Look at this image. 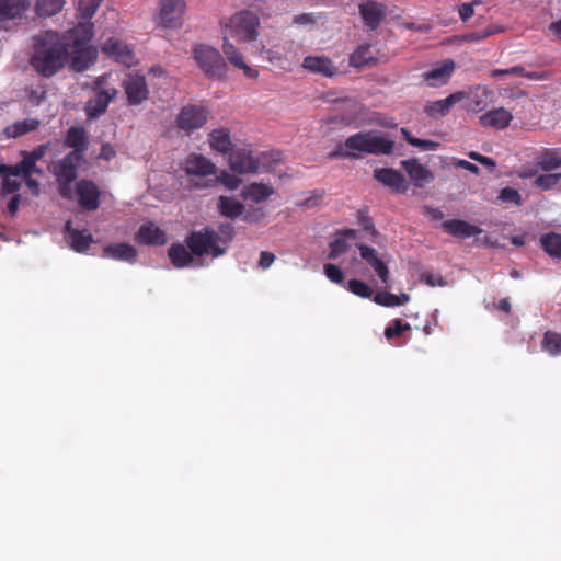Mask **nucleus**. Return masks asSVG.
I'll return each mask as SVG.
<instances>
[{
    "label": "nucleus",
    "instance_id": "c85d7f7f",
    "mask_svg": "<svg viewBox=\"0 0 561 561\" xmlns=\"http://www.w3.org/2000/svg\"><path fill=\"white\" fill-rule=\"evenodd\" d=\"M41 121L37 118L28 117L22 121H16L10 125H8L3 129V135L8 139H15L22 137L26 134L35 131L39 128Z\"/></svg>",
    "mask_w": 561,
    "mask_h": 561
},
{
    "label": "nucleus",
    "instance_id": "052dcab7",
    "mask_svg": "<svg viewBox=\"0 0 561 561\" xmlns=\"http://www.w3.org/2000/svg\"><path fill=\"white\" fill-rule=\"evenodd\" d=\"M0 173L11 176H22L24 179V171L22 170L20 162L14 165H1Z\"/></svg>",
    "mask_w": 561,
    "mask_h": 561
},
{
    "label": "nucleus",
    "instance_id": "6e6d98bb",
    "mask_svg": "<svg viewBox=\"0 0 561 561\" xmlns=\"http://www.w3.org/2000/svg\"><path fill=\"white\" fill-rule=\"evenodd\" d=\"M481 4L480 0H473L472 2L461 3L458 7V13L461 21L467 22L474 14L473 7Z\"/></svg>",
    "mask_w": 561,
    "mask_h": 561
},
{
    "label": "nucleus",
    "instance_id": "f3484780",
    "mask_svg": "<svg viewBox=\"0 0 561 561\" xmlns=\"http://www.w3.org/2000/svg\"><path fill=\"white\" fill-rule=\"evenodd\" d=\"M77 47L72 51L70 57V67L75 71H84L91 65L95 62L96 50L92 46L81 44L80 41H76Z\"/></svg>",
    "mask_w": 561,
    "mask_h": 561
},
{
    "label": "nucleus",
    "instance_id": "f704fd0d",
    "mask_svg": "<svg viewBox=\"0 0 561 561\" xmlns=\"http://www.w3.org/2000/svg\"><path fill=\"white\" fill-rule=\"evenodd\" d=\"M168 255L171 263L178 268L186 267L193 262V253L181 243L172 244L169 248Z\"/></svg>",
    "mask_w": 561,
    "mask_h": 561
},
{
    "label": "nucleus",
    "instance_id": "0eeeda50",
    "mask_svg": "<svg viewBox=\"0 0 561 561\" xmlns=\"http://www.w3.org/2000/svg\"><path fill=\"white\" fill-rule=\"evenodd\" d=\"M209 116V111L205 106L188 104L182 107L176 116V126L190 134L196 129L202 128Z\"/></svg>",
    "mask_w": 561,
    "mask_h": 561
},
{
    "label": "nucleus",
    "instance_id": "de8ad7c7",
    "mask_svg": "<svg viewBox=\"0 0 561 561\" xmlns=\"http://www.w3.org/2000/svg\"><path fill=\"white\" fill-rule=\"evenodd\" d=\"M499 199L503 203H510L516 206H520L523 204V198L519 192L516 188L508 186L501 190Z\"/></svg>",
    "mask_w": 561,
    "mask_h": 561
},
{
    "label": "nucleus",
    "instance_id": "338daca9",
    "mask_svg": "<svg viewBox=\"0 0 561 561\" xmlns=\"http://www.w3.org/2000/svg\"><path fill=\"white\" fill-rule=\"evenodd\" d=\"M455 165L458 167V168H461L463 170H467V171H469V172H471L473 174H477V175L480 172V169L474 163L469 162L467 160H461V159L456 160L455 161Z\"/></svg>",
    "mask_w": 561,
    "mask_h": 561
},
{
    "label": "nucleus",
    "instance_id": "4be33fe9",
    "mask_svg": "<svg viewBox=\"0 0 561 561\" xmlns=\"http://www.w3.org/2000/svg\"><path fill=\"white\" fill-rule=\"evenodd\" d=\"M454 70L455 62L451 59H446L437 67L424 72L422 77L431 87H439L449 81Z\"/></svg>",
    "mask_w": 561,
    "mask_h": 561
},
{
    "label": "nucleus",
    "instance_id": "9d476101",
    "mask_svg": "<svg viewBox=\"0 0 561 561\" xmlns=\"http://www.w3.org/2000/svg\"><path fill=\"white\" fill-rule=\"evenodd\" d=\"M123 87L129 105H139L149 96L146 78L140 75H128Z\"/></svg>",
    "mask_w": 561,
    "mask_h": 561
},
{
    "label": "nucleus",
    "instance_id": "0e129e2a",
    "mask_svg": "<svg viewBox=\"0 0 561 561\" xmlns=\"http://www.w3.org/2000/svg\"><path fill=\"white\" fill-rule=\"evenodd\" d=\"M402 334L400 329V319H396L392 321V325H389L385 329V336L388 340H391L396 336H400Z\"/></svg>",
    "mask_w": 561,
    "mask_h": 561
},
{
    "label": "nucleus",
    "instance_id": "2f4dec72",
    "mask_svg": "<svg viewBox=\"0 0 561 561\" xmlns=\"http://www.w3.org/2000/svg\"><path fill=\"white\" fill-rule=\"evenodd\" d=\"M116 94L117 90L115 88L101 89L95 98L88 103L87 110L89 115L98 116L103 114Z\"/></svg>",
    "mask_w": 561,
    "mask_h": 561
},
{
    "label": "nucleus",
    "instance_id": "c756f323",
    "mask_svg": "<svg viewBox=\"0 0 561 561\" xmlns=\"http://www.w3.org/2000/svg\"><path fill=\"white\" fill-rule=\"evenodd\" d=\"M209 147L222 154L232 151V140L230 130L228 128H216L208 134Z\"/></svg>",
    "mask_w": 561,
    "mask_h": 561
},
{
    "label": "nucleus",
    "instance_id": "423d86ee",
    "mask_svg": "<svg viewBox=\"0 0 561 561\" xmlns=\"http://www.w3.org/2000/svg\"><path fill=\"white\" fill-rule=\"evenodd\" d=\"M84 162V157L77 152L67 153L55 165V175L60 184V194L62 197L70 198L69 185L77 178L78 168Z\"/></svg>",
    "mask_w": 561,
    "mask_h": 561
},
{
    "label": "nucleus",
    "instance_id": "a878e982",
    "mask_svg": "<svg viewBox=\"0 0 561 561\" xmlns=\"http://www.w3.org/2000/svg\"><path fill=\"white\" fill-rule=\"evenodd\" d=\"M561 149L559 148H543L536 152L534 161L535 164L542 171L549 172L561 167Z\"/></svg>",
    "mask_w": 561,
    "mask_h": 561
},
{
    "label": "nucleus",
    "instance_id": "4468645a",
    "mask_svg": "<svg viewBox=\"0 0 561 561\" xmlns=\"http://www.w3.org/2000/svg\"><path fill=\"white\" fill-rule=\"evenodd\" d=\"M135 241L141 245H164L168 237L164 230L154 222H147L139 227L135 234Z\"/></svg>",
    "mask_w": 561,
    "mask_h": 561
},
{
    "label": "nucleus",
    "instance_id": "a18cd8bd",
    "mask_svg": "<svg viewBox=\"0 0 561 561\" xmlns=\"http://www.w3.org/2000/svg\"><path fill=\"white\" fill-rule=\"evenodd\" d=\"M561 181V173L541 174L536 178L535 185L543 191L553 188Z\"/></svg>",
    "mask_w": 561,
    "mask_h": 561
},
{
    "label": "nucleus",
    "instance_id": "37998d69",
    "mask_svg": "<svg viewBox=\"0 0 561 561\" xmlns=\"http://www.w3.org/2000/svg\"><path fill=\"white\" fill-rule=\"evenodd\" d=\"M102 0H79L78 11L80 18L90 20L99 9Z\"/></svg>",
    "mask_w": 561,
    "mask_h": 561
},
{
    "label": "nucleus",
    "instance_id": "72a5a7b5",
    "mask_svg": "<svg viewBox=\"0 0 561 561\" xmlns=\"http://www.w3.org/2000/svg\"><path fill=\"white\" fill-rule=\"evenodd\" d=\"M274 190L263 183H251L245 185L241 191L243 199H251L254 203H261L270 198Z\"/></svg>",
    "mask_w": 561,
    "mask_h": 561
},
{
    "label": "nucleus",
    "instance_id": "a211bd4d",
    "mask_svg": "<svg viewBox=\"0 0 561 561\" xmlns=\"http://www.w3.org/2000/svg\"><path fill=\"white\" fill-rule=\"evenodd\" d=\"M465 98L466 93L462 91L451 93L446 99L428 102L424 106V112L432 118L446 116L450 112L451 107Z\"/></svg>",
    "mask_w": 561,
    "mask_h": 561
},
{
    "label": "nucleus",
    "instance_id": "ea45409f",
    "mask_svg": "<svg viewBox=\"0 0 561 561\" xmlns=\"http://www.w3.org/2000/svg\"><path fill=\"white\" fill-rule=\"evenodd\" d=\"M542 350L549 353L550 355L557 356L561 354V334L553 332V331H547L543 335L542 342Z\"/></svg>",
    "mask_w": 561,
    "mask_h": 561
},
{
    "label": "nucleus",
    "instance_id": "58836bf2",
    "mask_svg": "<svg viewBox=\"0 0 561 561\" xmlns=\"http://www.w3.org/2000/svg\"><path fill=\"white\" fill-rule=\"evenodd\" d=\"M293 48V42L286 41L283 44L274 45L273 47L265 50V58L272 64H280L287 59V54Z\"/></svg>",
    "mask_w": 561,
    "mask_h": 561
},
{
    "label": "nucleus",
    "instance_id": "bf43d9fd",
    "mask_svg": "<svg viewBox=\"0 0 561 561\" xmlns=\"http://www.w3.org/2000/svg\"><path fill=\"white\" fill-rule=\"evenodd\" d=\"M323 192L314 191L311 196L306 198L300 205L307 208L318 207L323 201Z\"/></svg>",
    "mask_w": 561,
    "mask_h": 561
},
{
    "label": "nucleus",
    "instance_id": "5fc2aeb1",
    "mask_svg": "<svg viewBox=\"0 0 561 561\" xmlns=\"http://www.w3.org/2000/svg\"><path fill=\"white\" fill-rule=\"evenodd\" d=\"M23 159L20 161V165L22 170L24 171V178L31 176L33 173H36L38 175L43 174L42 169H39L36 163L31 160L24 151L22 152Z\"/></svg>",
    "mask_w": 561,
    "mask_h": 561
},
{
    "label": "nucleus",
    "instance_id": "8fccbe9b",
    "mask_svg": "<svg viewBox=\"0 0 561 561\" xmlns=\"http://www.w3.org/2000/svg\"><path fill=\"white\" fill-rule=\"evenodd\" d=\"M26 96L31 105L38 106L47 98V91L45 87L38 85L26 90Z\"/></svg>",
    "mask_w": 561,
    "mask_h": 561
},
{
    "label": "nucleus",
    "instance_id": "a19ab883",
    "mask_svg": "<svg viewBox=\"0 0 561 561\" xmlns=\"http://www.w3.org/2000/svg\"><path fill=\"white\" fill-rule=\"evenodd\" d=\"M65 0H37L36 12L39 16H53L61 11Z\"/></svg>",
    "mask_w": 561,
    "mask_h": 561
},
{
    "label": "nucleus",
    "instance_id": "7ed1b4c3",
    "mask_svg": "<svg viewBox=\"0 0 561 561\" xmlns=\"http://www.w3.org/2000/svg\"><path fill=\"white\" fill-rule=\"evenodd\" d=\"M193 58L198 65L199 69L208 79H224L227 75V64L216 48L197 44L193 48Z\"/></svg>",
    "mask_w": 561,
    "mask_h": 561
},
{
    "label": "nucleus",
    "instance_id": "c03bdc74",
    "mask_svg": "<svg viewBox=\"0 0 561 561\" xmlns=\"http://www.w3.org/2000/svg\"><path fill=\"white\" fill-rule=\"evenodd\" d=\"M358 224L362 226L363 230L369 233L375 240V238L379 234L377 231L373 218L369 216L367 209H359L357 211Z\"/></svg>",
    "mask_w": 561,
    "mask_h": 561
},
{
    "label": "nucleus",
    "instance_id": "6e6552de",
    "mask_svg": "<svg viewBox=\"0 0 561 561\" xmlns=\"http://www.w3.org/2000/svg\"><path fill=\"white\" fill-rule=\"evenodd\" d=\"M184 11V0H162L159 13L160 23L167 28H180L183 24Z\"/></svg>",
    "mask_w": 561,
    "mask_h": 561
},
{
    "label": "nucleus",
    "instance_id": "864d4df0",
    "mask_svg": "<svg viewBox=\"0 0 561 561\" xmlns=\"http://www.w3.org/2000/svg\"><path fill=\"white\" fill-rule=\"evenodd\" d=\"M325 276L335 284H342L344 280L343 271L335 264L328 263L324 265Z\"/></svg>",
    "mask_w": 561,
    "mask_h": 561
},
{
    "label": "nucleus",
    "instance_id": "473e14b6",
    "mask_svg": "<svg viewBox=\"0 0 561 561\" xmlns=\"http://www.w3.org/2000/svg\"><path fill=\"white\" fill-rule=\"evenodd\" d=\"M28 7V0H0V23L19 18Z\"/></svg>",
    "mask_w": 561,
    "mask_h": 561
},
{
    "label": "nucleus",
    "instance_id": "20e7f679",
    "mask_svg": "<svg viewBox=\"0 0 561 561\" xmlns=\"http://www.w3.org/2000/svg\"><path fill=\"white\" fill-rule=\"evenodd\" d=\"M186 247L196 256L209 254L213 257L224 255L226 247L218 243L217 232L211 227L191 232L185 239Z\"/></svg>",
    "mask_w": 561,
    "mask_h": 561
},
{
    "label": "nucleus",
    "instance_id": "2eb2a0df",
    "mask_svg": "<svg viewBox=\"0 0 561 561\" xmlns=\"http://www.w3.org/2000/svg\"><path fill=\"white\" fill-rule=\"evenodd\" d=\"M386 11V7L377 1L368 0L359 4V14L364 24L371 31L379 27Z\"/></svg>",
    "mask_w": 561,
    "mask_h": 561
},
{
    "label": "nucleus",
    "instance_id": "ddd939ff",
    "mask_svg": "<svg viewBox=\"0 0 561 561\" xmlns=\"http://www.w3.org/2000/svg\"><path fill=\"white\" fill-rule=\"evenodd\" d=\"M302 67L307 71L332 78L339 75V67L327 56H307L304 58Z\"/></svg>",
    "mask_w": 561,
    "mask_h": 561
},
{
    "label": "nucleus",
    "instance_id": "9b49d317",
    "mask_svg": "<svg viewBox=\"0 0 561 561\" xmlns=\"http://www.w3.org/2000/svg\"><path fill=\"white\" fill-rule=\"evenodd\" d=\"M230 169L239 174L255 173L259 170V160L247 148H238L229 154Z\"/></svg>",
    "mask_w": 561,
    "mask_h": 561
},
{
    "label": "nucleus",
    "instance_id": "5701e85b",
    "mask_svg": "<svg viewBox=\"0 0 561 561\" xmlns=\"http://www.w3.org/2000/svg\"><path fill=\"white\" fill-rule=\"evenodd\" d=\"M222 51L226 55L229 62L236 68L243 71V75L249 79H255L259 76V71L248 66L240 50L227 38H224Z\"/></svg>",
    "mask_w": 561,
    "mask_h": 561
},
{
    "label": "nucleus",
    "instance_id": "4d7b16f0",
    "mask_svg": "<svg viewBox=\"0 0 561 561\" xmlns=\"http://www.w3.org/2000/svg\"><path fill=\"white\" fill-rule=\"evenodd\" d=\"M217 180L229 190H236L241 184V180L227 171H222Z\"/></svg>",
    "mask_w": 561,
    "mask_h": 561
},
{
    "label": "nucleus",
    "instance_id": "c9c22d12",
    "mask_svg": "<svg viewBox=\"0 0 561 561\" xmlns=\"http://www.w3.org/2000/svg\"><path fill=\"white\" fill-rule=\"evenodd\" d=\"M217 209L221 216L236 219L243 214L244 205L232 197L219 196Z\"/></svg>",
    "mask_w": 561,
    "mask_h": 561
},
{
    "label": "nucleus",
    "instance_id": "7c9ffc66",
    "mask_svg": "<svg viewBox=\"0 0 561 561\" xmlns=\"http://www.w3.org/2000/svg\"><path fill=\"white\" fill-rule=\"evenodd\" d=\"M65 145L73 149L71 152H77L79 156L84 157L89 146L84 128L76 126L70 127L66 135Z\"/></svg>",
    "mask_w": 561,
    "mask_h": 561
},
{
    "label": "nucleus",
    "instance_id": "e2e57ef3",
    "mask_svg": "<svg viewBox=\"0 0 561 561\" xmlns=\"http://www.w3.org/2000/svg\"><path fill=\"white\" fill-rule=\"evenodd\" d=\"M48 149V145H39L36 148H34L31 152L24 151L26 156L33 160L35 163L43 159V157L46 154V151Z\"/></svg>",
    "mask_w": 561,
    "mask_h": 561
},
{
    "label": "nucleus",
    "instance_id": "774afa93",
    "mask_svg": "<svg viewBox=\"0 0 561 561\" xmlns=\"http://www.w3.org/2000/svg\"><path fill=\"white\" fill-rule=\"evenodd\" d=\"M20 201H21V196L19 194H15L11 201L8 203V213L11 215V216H14L19 209V204H20Z\"/></svg>",
    "mask_w": 561,
    "mask_h": 561
},
{
    "label": "nucleus",
    "instance_id": "e433bc0d",
    "mask_svg": "<svg viewBox=\"0 0 561 561\" xmlns=\"http://www.w3.org/2000/svg\"><path fill=\"white\" fill-rule=\"evenodd\" d=\"M540 244L543 251L551 257L561 259V234L548 232L540 237Z\"/></svg>",
    "mask_w": 561,
    "mask_h": 561
},
{
    "label": "nucleus",
    "instance_id": "4c0bfd02",
    "mask_svg": "<svg viewBox=\"0 0 561 561\" xmlns=\"http://www.w3.org/2000/svg\"><path fill=\"white\" fill-rule=\"evenodd\" d=\"M374 55L369 44L359 45L350 56V65L354 68H363L373 61Z\"/></svg>",
    "mask_w": 561,
    "mask_h": 561
},
{
    "label": "nucleus",
    "instance_id": "69168bd1",
    "mask_svg": "<svg viewBox=\"0 0 561 561\" xmlns=\"http://www.w3.org/2000/svg\"><path fill=\"white\" fill-rule=\"evenodd\" d=\"M275 261V255L268 251H262L260 254L259 266L262 268H268Z\"/></svg>",
    "mask_w": 561,
    "mask_h": 561
},
{
    "label": "nucleus",
    "instance_id": "cd10ccee",
    "mask_svg": "<svg viewBox=\"0 0 561 561\" xmlns=\"http://www.w3.org/2000/svg\"><path fill=\"white\" fill-rule=\"evenodd\" d=\"M185 171L187 174L206 176L216 173V165L202 154H192L186 160Z\"/></svg>",
    "mask_w": 561,
    "mask_h": 561
},
{
    "label": "nucleus",
    "instance_id": "49530a36",
    "mask_svg": "<svg viewBox=\"0 0 561 561\" xmlns=\"http://www.w3.org/2000/svg\"><path fill=\"white\" fill-rule=\"evenodd\" d=\"M347 289L354 295L362 298H369L373 295V289L365 282L359 279H351L347 283Z\"/></svg>",
    "mask_w": 561,
    "mask_h": 561
},
{
    "label": "nucleus",
    "instance_id": "f257e3e1",
    "mask_svg": "<svg viewBox=\"0 0 561 561\" xmlns=\"http://www.w3.org/2000/svg\"><path fill=\"white\" fill-rule=\"evenodd\" d=\"M68 55L60 35L54 31H45L34 37L30 64L37 73L49 78L64 68Z\"/></svg>",
    "mask_w": 561,
    "mask_h": 561
},
{
    "label": "nucleus",
    "instance_id": "f8f14e48",
    "mask_svg": "<svg viewBox=\"0 0 561 561\" xmlns=\"http://www.w3.org/2000/svg\"><path fill=\"white\" fill-rule=\"evenodd\" d=\"M65 240L67 244L78 253H84L94 242L93 236L85 230L72 228L71 220L66 221L64 227Z\"/></svg>",
    "mask_w": 561,
    "mask_h": 561
},
{
    "label": "nucleus",
    "instance_id": "dca6fc26",
    "mask_svg": "<svg viewBox=\"0 0 561 561\" xmlns=\"http://www.w3.org/2000/svg\"><path fill=\"white\" fill-rule=\"evenodd\" d=\"M401 167L405 170L416 187H424L425 184L434 180L433 172L421 164L415 158L401 161Z\"/></svg>",
    "mask_w": 561,
    "mask_h": 561
},
{
    "label": "nucleus",
    "instance_id": "13d9d810",
    "mask_svg": "<svg viewBox=\"0 0 561 561\" xmlns=\"http://www.w3.org/2000/svg\"><path fill=\"white\" fill-rule=\"evenodd\" d=\"M265 213L262 208H251L243 215V220L249 224H257L264 219Z\"/></svg>",
    "mask_w": 561,
    "mask_h": 561
},
{
    "label": "nucleus",
    "instance_id": "1a4fd4ad",
    "mask_svg": "<svg viewBox=\"0 0 561 561\" xmlns=\"http://www.w3.org/2000/svg\"><path fill=\"white\" fill-rule=\"evenodd\" d=\"M76 196L78 204L84 210L92 211L100 206V188L90 180L82 179L76 183Z\"/></svg>",
    "mask_w": 561,
    "mask_h": 561
},
{
    "label": "nucleus",
    "instance_id": "3c124183",
    "mask_svg": "<svg viewBox=\"0 0 561 561\" xmlns=\"http://www.w3.org/2000/svg\"><path fill=\"white\" fill-rule=\"evenodd\" d=\"M217 238L219 244H227L234 237V227L232 224L226 222L218 226Z\"/></svg>",
    "mask_w": 561,
    "mask_h": 561
},
{
    "label": "nucleus",
    "instance_id": "393cba45",
    "mask_svg": "<svg viewBox=\"0 0 561 561\" xmlns=\"http://www.w3.org/2000/svg\"><path fill=\"white\" fill-rule=\"evenodd\" d=\"M102 51L127 66L131 64L133 50L119 39L108 38L103 44Z\"/></svg>",
    "mask_w": 561,
    "mask_h": 561
},
{
    "label": "nucleus",
    "instance_id": "aec40b11",
    "mask_svg": "<svg viewBox=\"0 0 561 561\" xmlns=\"http://www.w3.org/2000/svg\"><path fill=\"white\" fill-rule=\"evenodd\" d=\"M374 178L390 187L397 193H405L408 185L404 176L397 170L391 168H381L374 171Z\"/></svg>",
    "mask_w": 561,
    "mask_h": 561
},
{
    "label": "nucleus",
    "instance_id": "79ce46f5",
    "mask_svg": "<svg viewBox=\"0 0 561 561\" xmlns=\"http://www.w3.org/2000/svg\"><path fill=\"white\" fill-rule=\"evenodd\" d=\"M401 134L405 141L413 147L422 148L424 150H436L439 147V144L436 141L414 137L407 128H401Z\"/></svg>",
    "mask_w": 561,
    "mask_h": 561
},
{
    "label": "nucleus",
    "instance_id": "6ab92c4d",
    "mask_svg": "<svg viewBox=\"0 0 561 561\" xmlns=\"http://www.w3.org/2000/svg\"><path fill=\"white\" fill-rule=\"evenodd\" d=\"M444 232L455 238H470L482 233V229L462 219H449L442 224Z\"/></svg>",
    "mask_w": 561,
    "mask_h": 561
},
{
    "label": "nucleus",
    "instance_id": "680f3d73",
    "mask_svg": "<svg viewBox=\"0 0 561 561\" xmlns=\"http://www.w3.org/2000/svg\"><path fill=\"white\" fill-rule=\"evenodd\" d=\"M21 184L15 180L4 179L2 181L1 194H13L20 190Z\"/></svg>",
    "mask_w": 561,
    "mask_h": 561
},
{
    "label": "nucleus",
    "instance_id": "412c9836",
    "mask_svg": "<svg viewBox=\"0 0 561 561\" xmlns=\"http://www.w3.org/2000/svg\"><path fill=\"white\" fill-rule=\"evenodd\" d=\"M357 248L360 252L362 259L374 268L383 284H388L389 268L387 264L379 259L377 251L366 244H358Z\"/></svg>",
    "mask_w": 561,
    "mask_h": 561
},
{
    "label": "nucleus",
    "instance_id": "f03ea898",
    "mask_svg": "<svg viewBox=\"0 0 561 561\" xmlns=\"http://www.w3.org/2000/svg\"><path fill=\"white\" fill-rule=\"evenodd\" d=\"M394 148V141L379 135L377 131H359L347 137L343 144L329 153L330 159H358L362 153L390 154Z\"/></svg>",
    "mask_w": 561,
    "mask_h": 561
},
{
    "label": "nucleus",
    "instance_id": "b1692460",
    "mask_svg": "<svg viewBox=\"0 0 561 561\" xmlns=\"http://www.w3.org/2000/svg\"><path fill=\"white\" fill-rule=\"evenodd\" d=\"M513 119V115L504 107H499L482 114L479 117L483 127H492L494 129L506 128Z\"/></svg>",
    "mask_w": 561,
    "mask_h": 561
},
{
    "label": "nucleus",
    "instance_id": "09e8293b",
    "mask_svg": "<svg viewBox=\"0 0 561 561\" xmlns=\"http://www.w3.org/2000/svg\"><path fill=\"white\" fill-rule=\"evenodd\" d=\"M350 245L345 238H336L330 243V252L328 257L336 260L341 254L347 252Z\"/></svg>",
    "mask_w": 561,
    "mask_h": 561
},
{
    "label": "nucleus",
    "instance_id": "bb28decb",
    "mask_svg": "<svg viewBox=\"0 0 561 561\" xmlns=\"http://www.w3.org/2000/svg\"><path fill=\"white\" fill-rule=\"evenodd\" d=\"M102 251L105 257L129 263H134L138 255L136 248L128 243L107 244Z\"/></svg>",
    "mask_w": 561,
    "mask_h": 561
},
{
    "label": "nucleus",
    "instance_id": "39448f33",
    "mask_svg": "<svg viewBox=\"0 0 561 561\" xmlns=\"http://www.w3.org/2000/svg\"><path fill=\"white\" fill-rule=\"evenodd\" d=\"M260 20L259 16L249 11L243 10L237 12L230 18L227 25L229 34L238 42H252L256 39L259 32Z\"/></svg>",
    "mask_w": 561,
    "mask_h": 561
},
{
    "label": "nucleus",
    "instance_id": "603ef678",
    "mask_svg": "<svg viewBox=\"0 0 561 561\" xmlns=\"http://www.w3.org/2000/svg\"><path fill=\"white\" fill-rule=\"evenodd\" d=\"M374 301L377 305L383 307H397L399 306V300L397 299V295L389 291H379L375 295Z\"/></svg>",
    "mask_w": 561,
    "mask_h": 561
}]
</instances>
